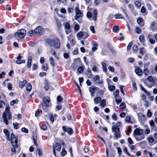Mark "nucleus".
<instances>
[{"label":"nucleus","mask_w":157,"mask_h":157,"mask_svg":"<svg viewBox=\"0 0 157 157\" xmlns=\"http://www.w3.org/2000/svg\"><path fill=\"white\" fill-rule=\"evenodd\" d=\"M10 108L9 106H6L5 111L4 112L2 116L3 122L7 125L8 124L7 119L10 120L12 118L11 113L10 112Z\"/></svg>","instance_id":"nucleus-1"},{"label":"nucleus","mask_w":157,"mask_h":157,"mask_svg":"<svg viewBox=\"0 0 157 157\" xmlns=\"http://www.w3.org/2000/svg\"><path fill=\"white\" fill-rule=\"evenodd\" d=\"M45 42L49 45L50 47H53L56 48H59L60 47V42L57 39H47Z\"/></svg>","instance_id":"nucleus-2"},{"label":"nucleus","mask_w":157,"mask_h":157,"mask_svg":"<svg viewBox=\"0 0 157 157\" xmlns=\"http://www.w3.org/2000/svg\"><path fill=\"white\" fill-rule=\"evenodd\" d=\"M50 99L48 97H45L43 99V101L41 104L42 105V109L45 112H47L48 111V108L51 105Z\"/></svg>","instance_id":"nucleus-3"},{"label":"nucleus","mask_w":157,"mask_h":157,"mask_svg":"<svg viewBox=\"0 0 157 157\" xmlns=\"http://www.w3.org/2000/svg\"><path fill=\"white\" fill-rule=\"evenodd\" d=\"M112 131L114 134L115 137L120 138L121 137V133L119 128L116 126H113L112 127Z\"/></svg>","instance_id":"nucleus-4"},{"label":"nucleus","mask_w":157,"mask_h":157,"mask_svg":"<svg viewBox=\"0 0 157 157\" xmlns=\"http://www.w3.org/2000/svg\"><path fill=\"white\" fill-rule=\"evenodd\" d=\"M26 33L25 29H21L19 30L14 35L15 37L17 38H23Z\"/></svg>","instance_id":"nucleus-5"},{"label":"nucleus","mask_w":157,"mask_h":157,"mask_svg":"<svg viewBox=\"0 0 157 157\" xmlns=\"http://www.w3.org/2000/svg\"><path fill=\"white\" fill-rule=\"evenodd\" d=\"M75 15L74 17L75 20H77L80 17H82L83 16V12L80 10L78 7H76L75 10Z\"/></svg>","instance_id":"nucleus-6"},{"label":"nucleus","mask_w":157,"mask_h":157,"mask_svg":"<svg viewBox=\"0 0 157 157\" xmlns=\"http://www.w3.org/2000/svg\"><path fill=\"white\" fill-rule=\"evenodd\" d=\"M11 141L13 147H17L18 142L17 138L13 133L11 135Z\"/></svg>","instance_id":"nucleus-7"},{"label":"nucleus","mask_w":157,"mask_h":157,"mask_svg":"<svg viewBox=\"0 0 157 157\" xmlns=\"http://www.w3.org/2000/svg\"><path fill=\"white\" fill-rule=\"evenodd\" d=\"M35 32L36 34L42 35L44 33L43 28L41 26H38L35 29Z\"/></svg>","instance_id":"nucleus-8"},{"label":"nucleus","mask_w":157,"mask_h":157,"mask_svg":"<svg viewBox=\"0 0 157 157\" xmlns=\"http://www.w3.org/2000/svg\"><path fill=\"white\" fill-rule=\"evenodd\" d=\"M144 134V131L142 129H139L138 128L135 129L133 132V135L134 136Z\"/></svg>","instance_id":"nucleus-9"},{"label":"nucleus","mask_w":157,"mask_h":157,"mask_svg":"<svg viewBox=\"0 0 157 157\" xmlns=\"http://www.w3.org/2000/svg\"><path fill=\"white\" fill-rule=\"evenodd\" d=\"M62 129L64 131L67 132L69 134H71L72 133V129L70 128H67L66 126H63L62 127Z\"/></svg>","instance_id":"nucleus-10"},{"label":"nucleus","mask_w":157,"mask_h":157,"mask_svg":"<svg viewBox=\"0 0 157 157\" xmlns=\"http://www.w3.org/2000/svg\"><path fill=\"white\" fill-rule=\"evenodd\" d=\"M134 137L137 141H140L141 140L144 139L145 138L144 134L139 135H137L134 136Z\"/></svg>","instance_id":"nucleus-11"},{"label":"nucleus","mask_w":157,"mask_h":157,"mask_svg":"<svg viewBox=\"0 0 157 157\" xmlns=\"http://www.w3.org/2000/svg\"><path fill=\"white\" fill-rule=\"evenodd\" d=\"M139 120L141 122L145 120V116L142 113H138Z\"/></svg>","instance_id":"nucleus-12"},{"label":"nucleus","mask_w":157,"mask_h":157,"mask_svg":"<svg viewBox=\"0 0 157 157\" xmlns=\"http://www.w3.org/2000/svg\"><path fill=\"white\" fill-rule=\"evenodd\" d=\"M135 72L136 74L139 76L141 75L142 73V70L138 67H135Z\"/></svg>","instance_id":"nucleus-13"},{"label":"nucleus","mask_w":157,"mask_h":157,"mask_svg":"<svg viewBox=\"0 0 157 157\" xmlns=\"http://www.w3.org/2000/svg\"><path fill=\"white\" fill-rule=\"evenodd\" d=\"M137 22L140 26L142 27L144 25V22L142 18L140 17L137 19Z\"/></svg>","instance_id":"nucleus-14"},{"label":"nucleus","mask_w":157,"mask_h":157,"mask_svg":"<svg viewBox=\"0 0 157 157\" xmlns=\"http://www.w3.org/2000/svg\"><path fill=\"white\" fill-rule=\"evenodd\" d=\"M97 11L96 10L94 9L93 11V18L94 21H95L97 17Z\"/></svg>","instance_id":"nucleus-15"},{"label":"nucleus","mask_w":157,"mask_h":157,"mask_svg":"<svg viewBox=\"0 0 157 157\" xmlns=\"http://www.w3.org/2000/svg\"><path fill=\"white\" fill-rule=\"evenodd\" d=\"M97 89V87L93 86H91L89 88V91L90 93H95Z\"/></svg>","instance_id":"nucleus-16"},{"label":"nucleus","mask_w":157,"mask_h":157,"mask_svg":"<svg viewBox=\"0 0 157 157\" xmlns=\"http://www.w3.org/2000/svg\"><path fill=\"white\" fill-rule=\"evenodd\" d=\"M32 59V57L31 56H29L28 59V63L27 65V67L28 68H30L31 67V63Z\"/></svg>","instance_id":"nucleus-17"},{"label":"nucleus","mask_w":157,"mask_h":157,"mask_svg":"<svg viewBox=\"0 0 157 157\" xmlns=\"http://www.w3.org/2000/svg\"><path fill=\"white\" fill-rule=\"evenodd\" d=\"M55 148L57 151H59L61 149L60 144L59 143H56L55 144Z\"/></svg>","instance_id":"nucleus-18"},{"label":"nucleus","mask_w":157,"mask_h":157,"mask_svg":"<svg viewBox=\"0 0 157 157\" xmlns=\"http://www.w3.org/2000/svg\"><path fill=\"white\" fill-rule=\"evenodd\" d=\"M149 123L151 127V129H153L155 128V123L153 120L150 121L149 122Z\"/></svg>","instance_id":"nucleus-19"},{"label":"nucleus","mask_w":157,"mask_h":157,"mask_svg":"<svg viewBox=\"0 0 157 157\" xmlns=\"http://www.w3.org/2000/svg\"><path fill=\"white\" fill-rule=\"evenodd\" d=\"M27 81L25 80H24L23 81H20L19 82V86L20 88H22L24 85L26 83Z\"/></svg>","instance_id":"nucleus-20"},{"label":"nucleus","mask_w":157,"mask_h":157,"mask_svg":"<svg viewBox=\"0 0 157 157\" xmlns=\"http://www.w3.org/2000/svg\"><path fill=\"white\" fill-rule=\"evenodd\" d=\"M115 18L117 19L121 18V19H124V17H123V16L121 14L117 13L115 14Z\"/></svg>","instance_id":"nucleus-21"},{"label":"nucleus","mask_w":157,"mask_h":157,"mask_svg":"<svg viewBox=\"0 0 157 157\" xmlns=\"http://www.w3.org/2000/svg\"><path fill=\"white\" fill-rule=\"evenodd\" d=\"M101 100V98L99 97H96L94 99V103L96 104L99 103Z\"/></svg>","instance_id":"nucleus-22"},{"label":"nucleus","mask_w":157,"mask_h":157,"mask_svg":"<svg viewBox=\"0 0 157 157\" xmlns=\"http://www.w3.org/2000/svg\"><path fill=\"white\" fill-rule=\"evenodd\" d=\"M139 39L141 43H143L145 41V39L144 36L143 35H140L139 36Z\"/></svg>","instance_id":"nucleus-23"},{"label":"nucleus","mask_w":157,"mask_h":157,"mask_svg":"<svg viewBox=\"0 0 157 157\" xmlns=\"http://www.w3.org/2000/svg\"><path fill=\"white\" fill-rule=\"evenodd\" d=\"M125 121L127 123H132V122L131 121V117L130 116H127L126 117Z\"/></svg>","instance_id":"nucleus-24"},{"label":"nucleus","mask_w":157,"mask_h":157,"mask_svg":"<svg viewBox=\"0 0 157 157\" xmlns=\"http://www.w3.org/2000/svg\"><path fill=\"white\" fill-rule=\"evenodd\" d=\"M140 53L142 55H143L145 53L146 51L144 47H141L139 49Z\"/></svg>","instance_id":"nucleus-25"},{"label":"nucleus","mask_w":157,"mask_h":157,"mask_svg":"<svg viewBox=\"0 0 157 157\" xmlns=\"http://www.w3.org/2000/svg\"><path fill=\"white\" fill-rule=\"evenodd\" d=\"M82 33H83V32H82L81 31L77 33L76 35L78 40H80L81 38L83 36Z\"/></svg>","instance_id":"nucleus-26"},{"label":"nucleus","mask_w":157,"mask_h":157,"mask_svg":"<svg viewBox=\"0 0 157 157\" xmlns=\"http://www.w3.org/2000/svg\"><path fill=\"white\" fill-rule=\"evenodd\" d=\"M135 32L136 33L139 34L141 33L142 30L139 27H136L135 29Z\"/></svg>","instance_id":"nucleus-27"},{"label":"nucleus","mask_w":157,"mask_h":157,"mask_svg":"<svg viewBox=\"0 0 157 157\" xmlns=\"http://www.w3.org/2000/svg\"><path fill=\"white\" fill-rule=\"evenodd\" d=\"M32 88V86L31 85V84L29 83L27 84V85L26 86V90L29 91L30 92L31 91Z\"/></svg>","instance_id":"nucleus-28"},{"label":"nucleus","mask_w":157,"mask_h":157,"mask_svg":"<svg viewBox=\"0 0 157 157\" xmlns=\"http://www.w3.org/2000/svg\"><path fill=\"white\" fill-rule=\"evenodd\" d=\"M28 33V35L30 36H33L35 34H36V33L35 32V29L34 31L33 30H30Z\"/></svg>","instance_id":"nucleus-29"},{"label":"nucleus","mask_w":157,"mask_h":157,"mask_svg":"<svg viewBox=\"0 0 157 157\" xmlns=\"http://www.w3.org/2000/svg\"><path fill=\"white\" fill-rule=\"evenodd\" d=\"M102 65L103 67V70L105 72H106L107 71V69L106 67V64L105 63H102Z\"/></svg>","instance_id":"nucleus-30"},{"label":"nucleus","mask_w":157,"mask_h":157,"mask_svg":"<svg viewBox=\"0 0 157 157\" xmlns=\"http://www.w3.org/2000/svg\"><path fill=\"white\" fill-rule=\"evenodd\" d=\"M84 70V67L82 66L79 67L77 70V71L79 73L81 74L83 72Z\"/></svg>","instance_id":"nucleus-31"},{"label":"nucleus","mask_w":157,"mask_h":157,"mask_svg":"<svg viewBox=\"0 0 157 157\" xmlns=\"http://www.w3.org/2000/svg\"><path fill=\"white\" fill-rule=\"evenodd\" d=\"M100 105L102 107H104L106 105V101L105 99H103L101 101Z\"/></svg>","instance_id":"nucleus-32"},{"label":"nucleus","mask_w":157,"mask_h":157,"mask_svg":"<svg viewBox=\"0 0 157 157\" xmlns=\"http://www.w3.org/2000/svg\"><path fill=\"white\" fill-rule=\"evenodd\" d=\"M107 48L111 51L112 52H113L114 51L113 49L110 44L108 43L107 44Z\"/></svg>","instance_id":"nucleus-33"},{"label":"nucleus","mask_w":157,"mask_h":157,"mask_svg":"<svg viewBox=\"0 0 157 157\" xmlns=\"http://www.w3.org/2000/svg\"><path fill=\"white\" fill-rule=\"evenodd\" d=\"M149 71L147 68H145L144 70V73L145 74V76H147L149 75Z\"/></svg>","instance_id":"nucleus-34"},{"label":"nucleus","mask_w":157,"mask_h":157,"mask_svg":"<svg viewBox=\"0 0 157 157\" xmlns=\"http://www.w3.org/2000/svg\"><path fill=\"white\" fill-rule=\"evenodd\" d=\"M65 29H70L71 26L70 24L68 23H66L65 25Z\"/></svg>","instance_id":"nucleus-35"},{"label":"nucleus","mask_w":157,"mask_h":157,"mask_svg":"<svg viewBox=\"0 0 157 157\" xmlns=\"http://www.w3.org/2000/svg\"><path fill=\"white\" fill-rule=\"evenodd\" d=\"M118 26L117 25H115L113 28V31L114 33H117L118 30Z\"/></svg>","instance_id":"nucleus-36"},{"label":"nucleus","mask_w":157,"mask_h":157,"mask_svg":"<svg viewBox=\"0 0 157 157\" xmlns=\"http://www.w3.org/2000/svg\"><path fill=\"white\" fill-rule=\"evenodd\" d=\"M108 89L110 91H113L115 90V87L113 85H110L108 86Z\"/></svg>","instance_id":"nucleus-37"},{"label":"nucleus","mask_w":157,"mask_h":157,"mask_svg":"<svg viewBox=\"0 0 157 157\" xmlns=\"http://www.w3.org/2000/svg\"><path fill=\"white\" fill-rule=\"evenodd\" d=\"M37 139V137L36 136H33V143L36 146H38V144L36 142V140Z\"/></svg>","instance_id":"nucleus-38"},{"label":"nucleus","mask_w":157,"mask_h":157,"mask_svg":"<svg viewBox=\"0 0 157 157\" xmlns=\"http://www.w3.org/2000/svg\"><path fill=\"white\" fill-rule=\"evenodd\" d=\"M18 102V100L17 99L15 100H13L10 102V105H13L14 104H17Z\"/></svg>","instance_id":"nucleus-39"},{"label":"nucleus","mask_w":157,"mask_h":157,"mask_svg":"<svg viewBox=\"0 0 157 157\" xmlns=\"http://www.w3.org/2000/svg\"><path fill=\"white\" fill-rule=\"evenodd\" d=\"M82 34L83 37V38L84 39H86L89 36L88 34L85 32H83V33H82Z\"/></svg>","instance_id":"nucleus-40"},{"label":"nucleus","mask_w":157,"mask_h":157,"mask_svg":"<svg viewBox=\"0 0 157 157\" xmlns=\"http://www.w3.org/2000/svg\"><path fill=\"white\" fill-rule=\"evenodd\" d=\"M146 128H146L145 131H144V133L145 134L148 135V134L150 132V129L147 126H146Z\"/></svg>","instance_id":"nucleus-41"},{"label":"nucleus","mask_w":157,"mask_h":157,"mask_svg":"<svg viewBox=\"0 0 157 157\" xmlns=\"http://www.w3.org/2000/svg\"><path fill=\"white\" fill-rule=\"evenodd\" d=\"M49 60L50 61V64L52 66H54L55 64L54 63V60H53V58L52 57H51L49 58Z\"/></svg>","instance_id":"nucleus-42"},{"label":"nucleus","mask_w":157,"mask_h":157,"mask_svg":"<svg viewBox=\"0 0 157 157\" xmlns=\"http://www.w3.org/2000/svg\"><path fill=\"white\" fill-rule=\"evenodd\" d=\"M42 69L44 71H46L48 69L47 65L46 63H44L43 65Z\"/></svg>","instance_id":"nucleus-43"},{"label":"nucleus","mask_w":157,"mask_h":157,"mask_svg":"<svg viewBox=\"0 0 157 157\" xmlns=\"http://www.w3.org/2000/svg\"><path fill=\"white\" fill-rule=\"evenodd\" d=\"M120 107L121 109H124L126 107V105L124 102H122L120 105Z\"/></svg>","instance_id":"nucleus-44"},{"label":"nucleus","mask_w":157,"mask_h":157,"mask_svg":"<svg viewBox=\"0 0 157 157\" xmlns=\"http://www.w3.org/2000/svg\"><path fill=\"white\" fill-rule=\"evenodd\" d=\"M42 110L40 109H38L36 111L35 113V115L36 117H37L39 116V115L40 113L42 112Z\"/></svg>","instance_id":"nucleus-45"},{"label":"nucleus","mask_w":157,"mask_h":157,"mask_svg":"<svg viewBox=\"0 0 157 157\" xmlns=\"http://www.w3.org/2000/svg\"><path fill=\"white\" fill-rule=\"evenodd\" d=\"M117 97H115V101L117 105H118L119 103L121 102L122 101V99L121 98L119 99H117Z\"/></svg>","instance_id":"nucleus-46"},{"label":"nucleus","mask_w":157,"mask_h":157,"mask_svg":"<svg viewBox=\"0 0 157 157\" xmlns=\"http://www.w3.org/2000/svg\"><path fill=\"white\" fill-rule=\"evenodd\" d=\"M132 42H130L127 47V51H129L130 50V49H131V46L132 45Z\"/></svg>","instance_id":"nucleus-47"},{"label":"nucleus","mask_w":157,"mask_h":157,"mask_svg":"<svg viewBox=\"0 0 157 157\" xmlns=\"http://www.w3.org/2000/svg\"><path fill=\"white\" fill-rule=\"evenodd\" d=\"M70 42L71 46H73L75 44V41L73 39H71L70 40Z\"/></svg>","instance_id":"nucleus-48"},{"label":"nucleus","mask_w":157,"mask_h":157,"mask_svg":"<svg viewBox=\"0 0 157 157\" xmlns=\"http://www.w3.org/2000/svg\"><path fill=\"white\" fill-rule=\"evenodd\" d=\"M100 78V76L98 75H97L93 78L94 81L95 82L98 80Z\"/></svg>","instance_id":"nucleus-49"},{"label":"nucleus","mask_w":157,"mask_h":157,"mask_svg":"<svg viewBox=\"0 0 157 157\" xmlns=\"http://www.w3.org/2000/svg\"><path fill=\"white\" fill-rule=\"evenodd\" d=\"M13 148L11 149V151L12 153L13 154H15L16 153V151L15 149L17 148L18 147V145H17V147H13Z\"/></svg>","instance_id":"nucleus-50"},{"label":"nucleus","mask_w":157,"mask_h":157,"mask_svg":"<svg viewBox=\"0 0 157 157\" xmlns=\"http://www.w3.org/2000/svg\"><path fill=\"white\" fill-rule=\"evenodd\" d=\"M147 115L148 117H150L151 116V113L149 109H148L147 113Z\"/></svg>","instance_id":"nucleus-51"},{"label":"nucleus","mask_w":157,"mask_h":157,"mask_svg":"<svg viewBox=\"0 0 157 157\" xmlns=\"http://www.w3.org/2000/svg\"><path fill=\"white\" fill-rule=\"evenodd\" d=\"M12 84L11 83H8L7 84V87L8 90H11L12 89Z\"/></svg>","instance_id":"nucleus-52"},{"label":"nucleus","mask_w":157,"mask_h":157,"mask_svg":"<svg viewBox=\"0 0 157 157\" xmlns=\"http://www.w3.org/2000/svg\"><path fill=\"white\" fill-rule=\"evenodd\" d=\"M25 63V61L24 60H17L16 61V63L17 64H21L22 63Z\"/></svg>","instance_id":"nucleus-53"},{"label":"nucleus","mask_w":157,"mask_h":157,"mask_svg":"<svg viewBox=\"0 0 157 157\" xmlns=\"http://www.w3.org/2000/svg\"><path fill=\"white\" fill-rule=\"evenodd\" d=\"M112 117V119L114 121H116L117 119V117L116 114L113 113V114Z\"/></svg>","instance_id":"nucleus-54"},{"label":"nucleus","mask_w":157,"mask_h":157,"mask_svg":"<svg viewBox=\"0 0 157 157\" xmlns=\"http://www.w3.org/2000/svg\"><path fill=\"white\" fill-rule=\"evenodd\" d=\"M124 87V86L122 85H121L120 86V91L123 94V95H124V91L123 89V88Z\"/></svg>","instance_id":"nucleus-55"},{"label":"nucleus","mask_w":157,"mask_h":157,"mask_svg":"<svg viewBox=\"0 0 157 157\" xmlns=\"http://www.w3.org/2000/svg\"><path fill=\"white\" fill-rule=\"evenodd\" d=\"M135 5L137 7H140L141 5V3L138 1H136L135 2Z\"/></svg>","instance_id":"nucleus-56"},{"label":"nucleus","mask_w":157,"mask_h":157,"mask_svg":"<svg viewBox=\"0 0 157 157\" xmlns=\"http://www.w3.org/2000/svg\"><path fill=\"white\" fill-rule=\"evenodd\" d=\"M147 79L150 82H152L153 79L152 76H149L147 78Z\"/></svg>","instance_id":"nucleus-57"},{"label":"nucleus","mask_w":157,"mask_h":157,"mask_svg":"<svg viewBox=\"0 0 157 157\" xmlns=\"http://www.w3.org/2000/svg\"><path fill=\"white\" fill-rule=\"evenodd\" d=\"M119 91L118 90H116L114 93V94L115 95V97H119Z\"/></svg>","instance_id":"nucleus-58"},{"label":"nucleus","mask_w":157,"mask_h":157,"mask_svg":"<svg viewBox=\"0 0 157 157\" xmlns=\"http://www.w3.org/2000/svg\"><path fill=\"white\" fill-rule=\"evenodd\" d=\"M13 125L14 126V128L15 129H17L18 128V126L19 125V124L17 123H13Z\"/></svg>","instance_id":"nucleus-59"},{"label":"nucleus","mask_w":157,"mask_h":157,"mask_svg":"<svg viewBox=\"0 0 157 157\" xmlns=\"http://www.w3.org/2000/svg\"><path fill=\"white\" fill-rule=\"evenodd\" d=\"M92 13L91 12H88L87 13L86 17L88 18H91V17H92Z\"/></svg>","instance_id":"nucleus-60"},{"label":"nucleus","mask_w":157,"mask_h":157,"mask_svg":"<svg viewBox=\"0 0 157 157\" xmlns=\"http://www.w3.org/2000/svg\"><path fill=\"white\" fill-rule=\"evenodd\" d=\"M3 132L5 134L6 136H8L9 135V131L7 129H4L3 130Z\"/></svg>","instance_id":"nucleus-61"},{"label":"nucleus","mask_w":157,"mask_h":157,"mask_svg":"<svg viewBox=\"0 0 157 157\" xmlns=\"http://www.w3.org/2000/svg\"><path fill=\"white\" fill-rule=\"evenodd\" d=\"M21 131L22 132H24L26 133H28V130L27 129L25 128H22L21 129Z\"/></svg>","instance_id":"nucleus-62"},{"label":"nucleus","mask_w":157,"mask_h":157,"mask_svg":"<svg viewBox=\"0 0 157 157\" xmlns=\"http://www.w3.org/2000/svg\"><path fill=\"white\" fill-rule=\"evenodd\" d=\"M74 29L75 30L78 31L79 29V26L78 25L76 24L74 26Z\"/></svg>","instance_id":"nucleus-63"},{"label":"nucleus","mask_w":157,"mask_h":157,"mask_svg":"<svg viewBox=\"0 0 157 157\" xmlns=\"http://www.w3.org/2000/svg\"><path fill=\"white\" fill-rule=\"evenodd\" d=\"M148 140L149 142L152 143L154 141V139L152 136L149 137H148Z\"/></svg>","instance_id":"nucleus-64"}]
</instances>
